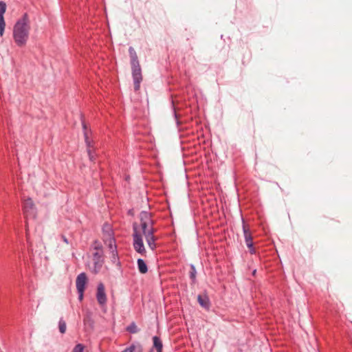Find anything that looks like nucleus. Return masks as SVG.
Instances as JSON below:
<instances>
[{
    "mask_svg": "<svg viewBox=\"0 0 352 352\" xmlns=\"http://www.w3.org/2000/svg\"><path fill=\"white\" fill-rule=\"evenodd\" d=\"M103 241L104 243L108 246L111 252L118 251L117 245L116 244V239L114 237H111L110 239H103Z\"/></svg>",
    "mask_w": 352,
    "mask_h": 352,
    "instance_id": "obj_15",
    "label": "nucleus"
},
{
    "mask_svg": "<svg viewBox=\"0 0 352 352\" xmlns=\"http://www.w3.org/2000/svg\"><path fill=\"white\" fill-rule=\"evenodd\" d=\"M153 346L156 349L157 352H162V342L160 338L157 336H154L153 338Z\"/></svg>",
    "mask_w": 352,
    "mask_h": 352,
    "instance_id": "obj_20",
    "label": "nucleus"
},
{
    "mask_svg": "<svg viewBox=\"0 0 352 352\" xmlns=\"http://www.w3.org/2000/svg\"><path fill=\"white\" fill-rule=\"evenodd\" d=\"M94 249L96 250L95 252H103L102 246L98 241H94Z\"/></svg>",
    "mask_w": 352,
    "mask_h": 352,
    "instance_id": "obj_24",
    "label": "nucleus"
},
{
    "mask_svg": "<svg viewBox=\"0 0 352 352\" xmlns=\"http://www.w3.org/2000/svg\"><path fill=\"white\" fill-rule=\"evenodd\" d=\"M127 330L131 333H135L138 332V327L137 326L135 325V323H131L128 327H127Z\"/></svg>",
    "mask_w": 352,
    "mask_h": 352,
    "instance_id": "obj_25",
    "label": "nucleus"
},
{
    "mask_svg": "<svg viewBox=\"0 0 352 352\" xmlns=\"http://www.w3.org/2000/svg\"><path fill=\"white\" fill-rule=\"evenodd\" d=\"M111 261L115 265H120L118 251L111 252Z\"/></svg>",
    "mask_w": 352,
    "mask_h": 352,
    "instance_id": "obj_21",
    "label": "nucleus"
},
{
    "mask_svg": "<svg viewBox=\"0 0 352 352\" xmlns=\"http://www.w3.org/2000/svg\"><path fill=\"white\" fill-rule=\"evenodd\" d=\"M102 232H103V239H110L111 237H114L113 231L111 226L108 223H106L103 226Z\"/></svg>",
    "mask_w": 352,
    "mask_h": 352,
    "instance_id": "obj_13",
    "label": "nucleus"
},
{
    "mask_svg": "<svg viewBox=\"0 0 352 352\" xmlns=\"http://www.w3.org/2000/svg\"><path fill=\"white\" fill-rule=\"evenodd\" d=\"M23 208L26 219L35 217L36 209L32 199L28 198L24 200Z\"/></svg>",
    "mask_w": 352,
    "mask_h": 352,
    "instance_id": "obj_7",
    "label": "nucleus"
},
{
    "mask_svg": "<svg viewBox=\"0 0 352 352\" xmlns=\"http://www.w3.org/2000/svg\"><path fill=\"white\" fill-rule=\"evenodd\" d=\"M137 263L138 270L141 274H146L148 272L147 265L142 258H138Z\"/></svg>",
    "mask_w": 352,
    "mask_h": 352,
    "instance_id": "obj_16",
    "label": "nucleus"
},
{
    "mask_svg": "<svg viewBox=\"0 0 352 352\" xmlns=\"http://www.w3.org/2000/svg\"><path fill=\"white\" fill-rule=\"evenodd\" d=\"M132 69V76L134 83L135 91H138L140 87V83L142 80V70L140 63L131 64Z\"/></svg>",
    "mask_w": 352,
    "mask_h": 352,
    "instance_id": "obj_4",
    "label": "nucleus"
},
{
    "mask_svg": "<svg viewBox=\"0 0 352 352\" xmlns=\"http://www.w3.org/2000/svg\"><path fill=\"white\" fill-rule=\"evenodd\" d=\"M6 11V4L4 1H0V36H2L6 28V22L3 15Z\"/></svg>",
    "mask_w": 352,
    "mask_h": 352,
    "instance_id": "obj_11",
    "label": "nucleus"
},
{
    "mask_svg": "<svg viewBox=\"0 0 352 352\" xmlns=\"http://www.w3.org/2000/svg\"><path fill=\"white\" fill-rule=\"evenodd\" d=\"M129 53L131 58V64H137L139 63L138 58L137 54L133 47H129Z\"/></svg>",
    "mask_w": 352,
    "mask_h": 352,
    "instance_id": "obj_17",
    "label": "nucleus"
},
{
    "mask_svg": "<svg viewBox=\"0 0 352 352\" xmlns=\"http://www.w3.org/2000/svg\"><path fill=\"white\" fill-rule=\"evenodd\" d=\"M197 300H198L199 304L202 307H204L206 309H209L210 306V302L209 298L207 296L198 295Z\"/></svg>",
    "mask_w": 352,
    "mask_h": 352,
    "instance_id": "obj_14",
    "label": "nucleus"
},
{
    "mask_svg": "<svg viewBox=\"0 0 352 352\" xmlns=\"http://www.w3.org/2000/svg\"><path fill=\"white\" fill-rule=\"evenodd\" d=\"M58 329L59 331L63 334L66 332L67 329V325L65 321L63 320V318H60L58 321Z\"/></svg>",
    "mask_w": 352,
    "mask_h": 352,
    "instance_id": "obj_22",
    "label": "nucleus"
},
{
    "mask_svg": "<svg viewBox=\"0 0 352 352\" xmlns=\"http://www.w3.org/2000/svg\"><path fill=\"white\" fill-rule=\"evenodd\" d=\"M129 53L131 58V64H137L139 63L138 58L137 54L133 47H129Z\"/></svg>",
    "mask_w": 352,
    "mask_h": 352,
    "instance_id": "obj_18",
    "label": "nucleus"
},
{
    "mask_svg": "<svg viewBox=\"0 0 352 352\" xmlns=\"http://www.w3.org/2000/svg\"><path fill=\"white\" fill-rule=\"evenodd\" d=\"M173 113H174V116H175V117L177 118V114H176V112H175V110L173 111Z\"/></svg>",
    "mask_w": 352,
    "mask_h": 352,
    "instance_id": "obj_30",
    "label": "nucleus"
},
{
    "mask_svg": "<svg viewBox=\"0 0 352 352\" xmlns=\"http://www.w3.org/2000/svg\"><path fill=\"white\" fill-rule=\"evenodd\" d=\"M122 352H142V346L139 344H132Z\"/></svg>",
    "mask_w": 352,
    "mask_h": 352,
    "instance_id": "obj_19",
    "label": "nucleus"
},
{
    "mask_svg": "<svg viewBox=\"0 0 352 352\" xmlns=\"http://www.w3.org/2000/svg\"><path fill=\"white\" fill-rule=\"evenodd\" d=\"M78 294V299L80 301H82L84 296V292L85 290H77Z\"/></svg>",
    "mask_w": 352,
    "mask_h": 352,
    "instance_id": "obj_28",
    "label": "nucleus"
},
{
    "mask_svg": "<svg viewBox=\"0 0 352 352\" xmlns=\"http://www.w3.org/2000/svg\"><path fill=\"white\" fill-rule=\"evenodd\" d=\"M242 223H243V236H244L245 244H246L247 247L249 248V251H250V254H255L256 251L253 247L252 234H251L250 230L248 228V227L245 225L243 219H242Z\"/></svg>",
    "mask_w": 352,
    "mask_h": 352,
    "instance_id": "obj_6",
    "label": "nucleus"
},
{
    "mask_svg": "<svg viewBox=\"0 0 352 352\" xmlns=\"http://www.w3.org/2000/svg\"><path fill=\"white\" fill-rule=\"evenodd\" d=\"M96 298L100 305H104L107 303V296L104 285L100 283L97 286Z\"/></svg>",
    "mask_w": 352,
    "mask_h": 352,
    "instance_id": "obj_9",
    "label": "nucleus"
},
{
    "mask_svg": "<svg viewBox=\"0 0 352 352\" xmlns=\"http://www.w3.org/2000/svg\"><path fill=\"white\" fill-rule=\"evenodd\" d=\"M197 271L194 265H190V278L193 283L196 281Z\"/></svg>",
    "mask_w": 352,
    "mask_h": 352,
    "instance_id": "obj_23",
    "label": "nucleus"
},
{
    "mask_svg": "<svg viewBox=\"0 0 352 352\" xmlns=\"http://www.w3.org/2000/svg\"><path fill=\"white\" fill-rule=\"evenodd\" d=\"M95 151H89V150L88 151H87L88 156H89V159L91 162H94L96 160V154Z\"/></svg>",
    "mask_w": 352,
    "mask_h": 352,
    "instance_id": "obj_26",
    "label": "nucleus"
},
{
    "mask_svg": "<svg viewBox=\"0 0 352 352\" xmlns=\"http://www.w3.org/2000/svg\"><path fill=\"white\" fill-rule=\"evenodd\" d=\"M61 239L66 244L69 243V241L65 235H61Z\"/></svg>",
    "mask_w": 352,
    "mask_h": 352,
    "instance_id": "obj_29",
    "label": "nucleus"
},
{
    "mask_svg": "<svg viewBox=\"0 0 352 352\" xmlns=\"http://www.w3.org/2000/svg\"><path fill=\"white\" fill-rule=\"evenodd\" d=\"M154 232H155L154 228H150L148 230L142 231V233H143L144 236H145V239L147 243V245L152 250H154L156 248V244H155L156 239L154 236Z\"/></svg>",
    "mask_w": 352,
    "mask_h": 352,
    "instance_id": "obj_8",
    "label": "nucleus"
},
{
    "mask_svg": "<svg viewBox=\"0 0 352 352\" xmlns=\"http://www.w3.org/2000/svg\"><path fill=\"white\" fill-rule=\"evenodd\" d=\"M30 30L29 16L27 13H24L13 27V39L18 47H23L27 44Z\"/></svg>",
    "mask_w": 352,
    "mask_h": 352,
    "instance_id": "obj_1",
    "label": "nucleus"
},
{
    "mask_svg": "<svg viewBox=\"0 0 352 352\" xmlns=\"http://www.w3.org/2000/svg\"><path fill=\"white\" fill-rule=\"evenodd\" d=\"M140 218L142 231L153 228V221L151 219V213L146 211H142L140 214Z\"/></svg>",
    "mask_w": 352,
    "mask_h": 352,
    "instance_id": "obj_5",
    "label": "nucleus"
},
{
    "mask_svg": "<svg viewBox=\"0 0 352 352\" xmlns=\"http://www.w3.org/2000/svg\"><path fill=\"white\" fill-rule=\"evenodd\" d=\"M255 273H256V270H254L253 271V274H255Z\"/></svg>",
    "mask_w": 352,
    "mask_h": 352,
    "instance_id": "obj_31",
    "label": "nucleus"
},
{
    "mask_svg": "<svg viewBox=\"0 0 352 352\" xmlns=\"http://www.w3.org/2000/svg\"><path fill=\"white\" fill-rule=\"evenodd\" d=\"M82 127L84 131V137L85 141L87 146V151H96V147L94 145V142L89 139L88 136V133L87 131V126L84 122H82Z\"/></svg>",
    "mask_w": 352,
    "mask_h": 352,
    "instance_id": "obj_12",
    "label": "nucleus"
},
{
    "mask_svg": "<svg viewBox=\"0 0 352 352\" xmlns=\"http://www.w3.org/2000/svg\"><path fill=\"white\" fill-rule=\"evenodd\" d=\"M133 246L134 250L141 255H144L146 249L144 245L141 234L138 231L137 227L133 226Z\"/></svg>",
    "mask_w": 352,
    "mask_h": 352,
    "instance_id": "obj_2",
    "label": "nucleus"
},
{
    "mask_svg": "<svg viewBox=\"0 0 352 352\" xmlns=\"http://www.w3.org/2000/svg\"><path fill=\"white\" fill-rule=\"evenodd\" d=\"M72 352H84V346L82 344H78L73 349Z\"/></svg>",
    "mask_w": 352,
    "mask_h": 352,
    "instance_id": "obj_27",
    "label": "nucleus"
},
{
    "mask_svg": "<svg viewBox=\"0 0 352 352\" xmlns=\"http://www.w3.org/2000/svg\"><path fill=\"white\" fill-rule=\"evenodd\" d=\"M87 276L85 272L79 274L76 280V286L77 290H85L87 284Z\"/></svg>",
    "mask_w": 352,
    "mask_h": 352,
    "instance_id": "obj_10",
    "label": "nucleus"
},
{
    "mask_svg": "<svg viewBox=\"0 0 352 352\" xmlns=\"http://www.w3.org/2000/svg\"><path fill=\"white\" fill-rule=\"evenodd\" d=\"M104 252L93 253V265L89 267L90 271L96 274L99 273L104 264Z\"/></svg>",
    "mask_w": 352,
    "mask_h": 352,
    "instance_id": "obj_3",
    "label": "nucleus"
}]
</instances>
